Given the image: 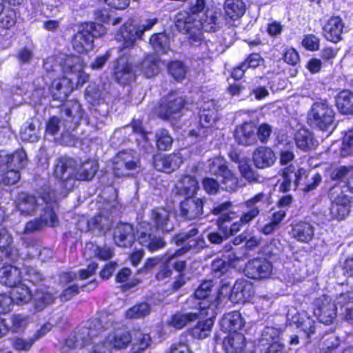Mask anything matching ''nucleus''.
Instances as JSON below:
<instances>
[{
	"instance_id": "nucleus-1",
	"label": "nucleus",
	"mask_w": 353,
	"mask_h": 353,
	"mask_svg": "<svg viewBox=\"0 0 353 353\" xmlns=\"http://www.w3.org/2000/svg\"><path fill=\"white\" fill-rule=\"evenodd\" d=\"M271 203V196L269 194L258 193L245 201L244 205L248 210L241 215L239 221L230 224L232 217H229L225 214L221 218H219L217 219V225L219 230L223 234H225V236H228V238L231 235L235 234L240 230L242 225L250 223L259 214L261 211L268 208Z\"/></svg>"
},
{
	"instance_id": "nucleus-2",
	"label": "nucleus",
	"mask_w": 353,
	"mask_h": 353,
	"mask_svg": "<svg viewBox=\"0 0 353 353\" xmlns=\"http://www.w3.org/2000/svg\"><path fill=\"white\" fill-rule=\"evenodd\" d=\"M64 114L61 117L53 116L50 117L46 124V132L54 136L60 130H74L79 125L83 112L80 103L77 101H70L61 110Z\"/></svg>"
},
{
	"instance_id": "nucleus-3",
	"label": "nucleus",
	"mask_w": 353,
	"mask_h": 353,
	"mask_svg": "<svg viewBox=\"0 0 353 353\" xmlns=\"http://www.w3.org/2000/svg\"><path fill=\"white\" fill-rule=\"evenodd\" d=\"M41 200L45 203V208L42 209L39 218L26 223L23 231L25 234L39 231L46 225L54 227L59 223L58 217L54 212L58 205L54 190L48 188L44 189L41 194Z\"/></svg>"
},
{
	"instance_id": "nucleus-4",
	"label": "nucleus",
	"mask_w": 353,
	"mask_h": 353,
	"mask_svg": "<svg viewBox=\"0 0 353 353\" xmlns=\"http://www.w3.org/2000/svg\"><path fill=\"white\" fill-rule=\"evenodd\" d=\"M230 287L223 285L220 290L215 288L212 280L203 281L195 290L194 297L199 301L198 305L201 311L211 310L212 312L221 304V296H228Z\"/></svg>"
},
{
	"instance_id": "nucleus-5",
	"label": "nucleus",
	"mask_w": 353,
	"mask_h": 353,
	"mask_svg": "<svg viewBox=\"0 0 353 353\" xmlns=\"http://www.w3.org/2000/svg\"><path fill=\"white\" fill-rule=\"evenodd\" d=\"M158 22L157 18L146 19L141 25L137 27L134 21L129 19L124 22L118 33L117 40H122L123 43L119 47L120 50L131 49L134 47L137 39L141 38L145 31L150 30Z\"/></svg>"
},
{
	"instance_id": "nucleus-6",
	"label": "nucleus",
	"mask_w": 353,
	"mask_h": 353,
	"mask_svg": "<svg viewBox=\"0 0 353 353\" xmlns=\"http://www.w3.org/2000/svg\"><path fill=\"white\" fill-rule=\"evenodd\" d=\"M140 168V158L134 150H121L114 158L113 172L117 177L134 176Z\"/></svg>"
},
{
	"instance_id": "nucleus-7",
	"label": "nucleus",
	"mask_w": 353,
	"mask_h": 353,
	"mask_svg": "<svg viewBox=\"0 0 353 353\" xmlns=\"http://www.w3.org/2000/svg\"><path fill=\"white\" fill-rule=\"evenodd\" d=\"M105 33V29L100 24L89 23L82 26L74 36L72 46L79 53L89 52L93 49L94 39Z\"/></svg>"
},
{
	"instance_id": "nucleus-8",
	"label": "nucleus",
	"mask_w": 353,
	"mask_h": 353,
	"mask_svg": "<svg viewBox=\"0 0 353 353\" xmlns=\"http://www.w3.org/2000/svg\"><path fill=\"white\" fill-rule=\"evenodd\" d=\"M334 118V110L326 100L315 102L308 113L310 124L321 130H327L332 124Z\"/></svg>"
},
{
	"instance_id": "nucleus-9",
	"label": "nucleus",
	"mask_w": 353,
	"mask_h": 353,
	"mask_svg": "<svg viewBox=\"0 0 353 353\" xmlns=\"http://www.w3.org/2000/svg\"><path fill=\"white\" fill-rule=\"evenodd\" d=\"M185 99L175 92L169 93L162 101L159 109V116L163 119H177L185 110Z\"/></svg>"
},
{
	"instance_id": "nucleus-10",
	"label": "nucleus",
	"mask_w": 353,
	"mask_h": 353,
	"mask_svg": "<svg viewBox=\"0 0 353 353\" xmlns=\"http://www.w3.org/2000/svg\"><path fill=\"white\" fill-rule=\"evenodd\" d=\"M51 188L49 186L42 188L39 198L26 192L19 193L14 200L15 208L19 214L24 216H34L39 209L45 208V203L41 200V194L46 188Z\"/></svg>"
},
{
	"instance_id": "nucleus-11",
	"label": "nucleus",
	"mask_w": 353,
	"mask_h": 353,
	"mask_svg": "<svg viewBox=\"0 0 353 353\" xmlns=\"http://www.w3.org/2000/svg\"><path fill=\"white\" fill-rule=\"evenodd\" d=\"M331 205L330 212L332 219L342 220L350 213L351 209L350 198L340 188H334L330 190Z\"/></svg>"
},
{
	"instance_id": "nucleus-12",
	"label": "nucleus",
	"mask_w": 353,
	"mask_h": 353,
	"mask_svg": "<svg viewBox=\"0 0 353 353\" xmlns=\"http://www.w3.org/2000/svg\"><path fill=\"white\" fill-rule=\"evenodd\" d=\"M151 226L154 230H161L162 233H168L174 230V225L170 220V213L164 208H154L150 213V222L140 223L141 228Z\"/></svg>"
},
{
	"instance_id": "nucleus-13",
	"label": "nucleus",
	"mask_w": 353,
	"mask_h": 353,
	"mask_svg": "<svg viewBox=\"0 0 353 353\" xmlns=\"http://www.w3.org/2000/svg\"><path fill=\"white\" fill-rule=\"evenodd\" d=\"M199 230L194 228L187 232L175 234L172 241L176 245H184L188 252L196 254L206 246L203 237L198 236Z\"/></svg>"
},
{
	"instance_id": "nucleus-14",
	"label": "nucleus",
	"mask_w": 353,
	"mask_h": 353,
	"mask_svg": "<svg viewBox=\"0 0 353 353\" xmlns=\"http://www.w3.org/2000/svg\"><path fill=\"white\" fill-rule=\"evenodd\" d=\"M138 236V241L148 251L151 252H158L167 245V242L159 233L151 226L150 228H141Z\"/></svg>"
},
{
	"instance_id": "nucleus-15",
	"label": "nucleus",
	"mask_w": 353,
	"mask_h": 353,
	"mask_svg": "<svg viewBox=\"0 0 353 353\" xmlns=\"http://www.w3.org/2000/svg\"><path fill=\"white\" fill-rule=\"evenodd\" d=\"M114 77L117 82L126 85L135 79L136 69L125 55L119 57L114 65Z\"/></svg>"
},
{
	"instance_id": "nucleus-16",
	"label": "nucleus",
	"mask_w": 353,
	"mask_h": 353,
	"mask_svg": "<svg viewBox=\"0 0 353 353\" xmlns=\"http://www.w3.org/2000/svg\"><path fill=\"white\" fill-rule=\"evenodd\" d=\"M244 272L246 276L252 279H265L272 274V265L265 259H254L246 264Z\"/></svg>"
},
{
	"instance_id": "nucleus-17",
	"label": "nucleus",
	"mask_w": 353,
	"mask_h": 353,
	"mask_svg": "<svg viewBox=\"0 0 353 353\" xmlns=\"http://www.w3.org/2000/svg\"><path fill=\"white\" fill-rule=\"evenodd\" d=\"M205 199L196 196L185 198L180 203V216L186 220H194L203 214Z\"/></svg>"
},
{
	"instance_id": "nucleus-18",
	"label": "nucleus",
	"mask_w": 353,
	"mask_h": 353,
	"mask_svg": "<svg viewBox=\"0 0 353 353\" xmlns=\"http://www.w3.org/2000/svg\"><path fill=\"white\" fill-rule=\"evenodd\" d=\"M254 287L251 282L245 279L236 281L232 288L228 292L229 300L234 303H245L254 296Z\"/></svg>"
},
{
	"instance_id": "nucleus-19",
	"label": "nucleus",
	"mask_w": 353,
	"mask_h": 353,
	"mask_svg": "<svg viewBox=\"0 0 353 353\" xmlns=\"http://www.w3.org/2000/svg\"><path fill=\"white\" fill-rule=\"evenodd\" d=\"M101 330L102 327L99 321L94 319L88 321L85 326L79 328L74 335L77 345L83 347L90 343H95L94 340L101 334Z\"/></svg>"
},
{
	"instance_id": "nucleus-20",
	"label": "nucleus",
	"mask_w": 353,
	"mask_h": 353,
	"mask_svg": "<svg viewBox=\"0 0 353 353\" xmlns=\"http://www.w3.org/2000/svg\"><path fill=\"white\" fill-rule=\"evenodd\" d=\"M132 341V334L126 329L116 330L109 334L106 339L102 342L108 351L125 349Z\"/></svg>"
},
{
	"instance_id": "nucleus-21",
	"label": "nucleus",
	"mask_w": 353,
	"mask_h": 353,
	"mask_svg": "<svg viewBox=\"0 0 353 353\" xmlns=\"http://www.w3.org/2000/svg\"><path fill=\"white\" fill-rule=\"evenodd\" d=\"M12 236L6 228H0V252L5 263H12L19 258V250L12 246Z\"/></svg>"
},
{
	"instance_id": "nucleus-22",
	"label": "nucleus",
	"mask_w": 353,
	"mask_h": 353,
	"mask_svg": "<svg viewBox=\"0 0 353 353\" xmlns=\"http://www.w3.org/2000/svg\"><path fill=\"white\" fill-rule=\"evenodd\" d=\"M113 239L119 247H131L135 241L134 229L132 224L119 223L113 231Z\"/></svg>"
},
{
	"instance_id": "nucleus-23",
	"label": "nucleus",
	"mask_w": 353,
	"mask_h": 353,
	"mask_svg": "<svg viewBox=\"0 0 353 353\" xmlns=\"http://www.w3.org/2000/svg\"><path fill=\"white\" fill-rule=\"evenodd\" d=\"M218 109L217 102L214 99L203 103L199 113V122L203 128L212 127L216 123L219 119Z\"/></svg>"
},
{
	"instance_id": "nucleus-24",
	"label": "nucleus",
	"mask_w": 353,
	"mask_h": 353,
	"mask_svg": "<svg viewBox=\"0 0 353 353\" xmlns=\"http://www.w3.org/2000/svg\"><path fill=\"white\" fill-rule=\"evenodd\" d=\"M344 23L339 17H330L323 27V35L327 40L333 43H338L342 40V33Z\"/></svg>"
},
{
	"instance_id": "nucleus-25",
	"label": "nucleus",
	"mask_w": 353,
	"mask_h": 353,
	"mask_svg": "<svg viewBox=\"0 0 353 353\" xmlns=\"http://www.w3.org/2000/svg\"><path fill=\"white\" fill-rule=\"evenodd\" d=\"M77 167L76 161L68 157H62L57 160L54 176L61 181H68L73 179Z\"/></svg>"
},
{
	"instance_id": "nucleus-26",
	"label": "nucleus",
	"mask_w": 353,
	"mask_h": 353,
	"mask_svg": "<svg viewBox=\"0 0 353 353\" xmlns=\"http://www.w3.org/2000/svg\"><path fill=\"white\" fill-rule=\"evenodd\" d=\"M316 305L314 314L320 322L326 325L332 323L336 316V305L327 298L318 301Z\"/></svg>"
},
{
	"instance_id": "nucleus-27",
	"label": "nucleus",
	"mask_w": 353,
	"mask_h": 353,
	"mask_svg": "<svg viewBox=\"0 0 353 353\" xmlns=\"http://www.w3.org/2000/svg\"><path fill=\"white\" fill-rule=\"evenodd\" d=\"M256 130V127L252 123H244L238 125L234 130V139L239 145H253L257 140Z\"/></svg>"
},
{
	"instance_id": "nucleus-28",
	"label": "nucleus",
	"mask_w": 353,
	"mask_h": 353,
	"mask_svg": "<svg viewBox=\"0 0 353 353\" xmlns=\"http://www.w3.org/2000/svg\"><path fill=\"white\" fill-rule=\"evenodd\" d=\"M181 163V157L176 153L169 155L159 154L154 157V166L156 170L161 172H172L176 170Z\"/></svg>"
},
{
	"instance_id": "nucleus-29",
	"label": "nucleus",
	"mask_w": 353,
	"mask_h": 353,
	"mask_svg": "<svg viewBox=\"0 0 353 353\" xmlns=\"http://www.w3.org/2000/svg\"><path fill=\"white\" fill-rule=\"evenodd\" d=\"M198 182L195 177L186 175L181 177L175 184L172 193L180 197L188 198L194 196L193 195L198 190Z\"/></svg>"
},
{
	"instance_id": "nucleus-30",
	"label": "nucleus",
	"mask_w": 353,
	"mask_h": 353,
	"mask_svg": "<svg viewBox=\"0 0 353 353\" xmlns=\"http://www.w3.org/2000/svg\"><path fill=\"white\" fill-rule=\"evenodd\" d=\"M290 234L299 242L309 243L313 239L314 227L309 222L299 221L292 225Z\"/></svg>"
},
{
	"instance_id": "nucleus-31",
	"label": "nucleus",
	"mask_w": 353,
	"mask_h": 353,
	"mask_svg": "<svg viewBox=\"0 0 353 353\" xmlns=\"http://www.w3.org/2000/svg\"><path fill=\"white\" fill-rule=\"evenodd\" d=\"M72 91L71 80L68 77L53 81L51 86V93L54 100L63 101L66 100Z\"/></svg>"
},
{
	"instance_id": "nucleus-32",
	"label": "nucleus",
	"mask_w": 353,
	"mask_h": 353,
	"mask_svg": "<svg viewBox=\"0 0 353 353\" xmlns=\"http://www.w3.org/2000/svg\"><path fill=\"white\" fill-rule=\"evenodd\" d=\"M252 159L255 166L260 169L272 166L276 161L274 152L267 147H259L255 150Z\"/></svg>"
},
{
	"instance_id": "nucleus-33",
	"label": "nucleus",
	"mask_w": 353,
	"mask_h": 353,
	"mask_svg": "<svg viewBox=\"0 0 353 353\" xmlns=\"http://www.w3.org/2000/svg\"><path fill=\"white\" fill-rule=\"evenodd\" d=\"M222 329L225 332H232V334L238 333L245 324V321L241 314L234 311L225 314L220 322Z\"/></svg>"
},
{
	"instance_id": "nucleus-34",
	"label": "nucleus",
	"mask_w": 353,
	"mask_h": 353,
	"mask_svg": "<svg viewBox=\"0 0 353 353\" xmlns=\"http://www.w3.org/2000/svg\"><path fill=\"white\" fill-rule=\"evenodd\" d=\"M21 271L15 266L8 265L0 269V283L12 288L21 280Z\"/></svg>"
},
{
	"instance_id": "nucleus-35",
	"label": "nucleus",
	"mask_w": 353,
	"mask_h": 353,
	"mask_svg": "<svg viewBox=\"0 0 353 353\" xmlns=\"http://www.w3.org/2000/svg\"><path fill=\"white\" fill-rule=\"evenodd\" d=\"M196 25L205 32H216L220 28L217 13L210 10H205L203 16L196 19Z\"/></svg>"
},
{
	"instance_id": "nucleus-36",
	"label": "nucleus",
	"mask_w": 353,
	"mask_h": 353,
	"mask_svg": "<svg viewBox=\"0 0 353 353\" xmlns=\"http://www.w3.org/2000/svg\"><path fill=\"white\" fill-rule=\"evenodd\" d=\"M245 346V337L240 333L230 334L223 341V347L226 353H241Z\"/></svg>"
},
{
	"instance_id": "nucleus-37",
	"label": "nucleus",
	"mask_w": 353,
	"mask_h": 353,
	"mask_svg": "<svg viewBox=\"0 0 353 353\" xmlns=\"http://www.w3.org/2000/svg\"><path fill=\"white\" fill-rule=\"evenodd\" d=\"M294 140L297 148L303 151L314 150L318 145V142L314 139L312 133L304 128L296 132Z\"/></svg>"
},
{
	"instance_id": "nucleus-38",
	"label": "nucleus",
	"mask_w": 353,
	"mask_h": 353,
	"mask_svg": "<svg viewBox=\"0 0 353 353\" xmlns=\"http://www.w3.org/2000/svg\"><path fill=\"white\" fill-rule=\"evenodd\" d=\"M60 65L64 73L72 74L80 72L84 68L82 59L74 55H65L61 59Z\"/></svg>"
},
{
	"instance_id": "nucleus-39",
	"label": "nucleus",
	"mask_w": 353,
	"mask_h": 353,
	"mask_svg": "<svg viewBox=\"0 0 353 353\" xmlns=\"http://www.w3.org/2000/svg\"><path fill=\"white\" fill-rule=\"evenodd\" d=\"M149 43L152 48L159 54H167L171 50L170 37L164 32L153 34Z\"/></svg>"
},
{
	"instance_id": "nucleus-40",
	"label": "nucleus",
	"mask_w": 353,
	"mask_h": 353,
	"mask_svg": "<svg viewBox=\"0 0 353 353\" xmlns=\"http://www.w3.org/2000/svg\"><path fill=\"white\" fill-rule=\"evenodd\" d=\"M10 295L13 303L23 305L28 303L32 299L29 288L21 282L12 287Z\"/></svg>"
},
{
	"instance_id": "nucleus-41",
	"label": "nucleus",
	"mask_w": 353,
	"mask_h": 353,
	"mask_svg": "<svg viewBox=\"0 0 353 353\" xmlns=\"http://www.w3.org/2000/svg\"><path fill=\"white\" fill-rule=\"evenodd\" d=\"M199 313L197 312L181 313L177 312L172 315L168 321V325L176 329H182L188 323L195 321L199 319Z\"/></svg>"
},
{
	"instance_id": "nucleus-42",
	"label": "nucleus",
	"mask_w": 353,
	"mask_h": 353,
	"mask_svg": "<svg viewBox=\"0 0 353 353\" xmlns=\"http://www.w3.org/2000/svg\"><path fill=\"white\" fill-rule=\"evenodd\" d=\"M39 121L28 119L21 128L20 136L23 141L34 142L38 140Z\"/></svg>"
},
{
	"instance_id": "nucleus-43",
	"label": "nucleus",
	"mask_w": 353,
	"mask_h": 353,
	"mask_svg": "<svg viewBox=\"0 0 353 353\" xmlns=\"http://www.w3.org/2000/svg\"><path fill=\"white\" fill-rule=\"evenodd\" d=\"M99 169L98 163L94 160H88L75 169L74 177L79 180H91Z\"/></svg>"
},
{
	"instance_id": "nucleus-44",
	"label": "nucleus",
	"mask_w": 353,
	"mask_h": 353,
	"mask_svg": "<svg viewBox=\"0 0 353 353\" xmlns=\"http://www.w3.org/2000/svg\"><path fill=\"white\" fill-rule=\"evenodd\" d=\"M336 105L342 114H353V93L348 90L339 92L336 98Z\"/></svg>"
},
{
	"instance_id": "nucleus-45",
	"label": "nucleus",
	"mask_w": 353,
	"mask_h": 353,
	"mask_svg": "<svg viewBox=\"0 0 353 353\" xmlns=\"http://www.w3.org/2000/svg\"><path fill=\"white\" fill-rule=\"evenodd\" d=\"M160 59L154 54H148L141 63V71L147 78L159 73Z\"/></svg>"
},
{
	"instance_id": "nucleus-46",
	"label": "nucleus",
	"mask_w": 353,
	"mask_h": 353,
	"mask_svg": "<svg viewBox=\"0 0 353 353\" xmlns=\"http://www.w3.org/2000/svg\"><path fill=\"white\" fill-rule=\"evenodd\" d=\"M224 10L229 18L236 19L243 16L245 6L242 0H225Z\"/></svg>"
},
{
	"instance_id": "nucleus-47",
	"label": "nucleus",
	"mask_w": 353,
	"mask_h": 353,
	"mask_svg": "<svg viewBox=\"0 0 353 353\" xmlns=\"http://www.w3.org/2000/svg\"><path fill=\"white\" fill-rule=\"evenodd\" d=\"M281 331L279 328L273 326H266L262 330L260 343L261 345L270 347L274 343L283 344L279 341Z\"/></svg>"
},
{
	"instance_id": "nucleus-48",
	"label": "nucleus",
	"mask_w": 353,
	"mask_h": 353,
	"mask_svg": "<svg viewBox=\"0 0 353 353\" xmlns=\"http://www.w3.org/2000/svg\"><path fill=\"white\" fill-rule=\"evenodd\" d=\"M32 299L34 309L38 312L43 310L54 301V297L52 294L42 289H37L34 295H32Z\"/></svg>"
},
{
	"instance_id": "nucleus-49",
	"label": "nucleus",
	"mask_w": 353,
	"mask_h": 353,
	"mask_svg": "<svg viewBox=\"0 0 353 353\" xmlns=\"http://www.w3.org/2000/svg\"><path fill=\"white\" fill-rule=\"evenodd\" d=\"M132 334V350L134 353H139L147 349L151 343V338L149 334L143 333L140 330L133 331Z\"/></svg>"
},
{
	"instance_id": "nucleus-50",
	"label": "nucleus",
	"mask_w": 353,
	"mask_h": 353,
	"mask_svg": "<svg viewBox=\"0 0 353 353\" xmlns=\"http://www.w3.org/2000/svg\"><path fill=\"white\" fill-rule=\"evenodd\" d=\"M176 29L184 34H187L196 25V18L188 12L178 13L175 17Z\"/></svg>"
},
{
	"instance_id": "nucleus-51",
	"label": "nucleus",
	"mask_w": 353,
	"mask_h": 353,
	"mask_svg": "<svg viewBox=\"0 0 353 353\" xmlns=\"http://www.w3.org/2000/svg\"><path fill=\"white\" fill-rule=\"evenodd\" d=\"M152 311L151 305L146 302L135 304L125 312V317L129 319H143Z\"/></svg>"
},
{
	"instance_id": "nucleus-52",
	"label": "nucleus",
	"mask_w": 353,
	"mask_h": 353,
	"mask_svg": "<svg viewBox=\"0 0 353 353\" xmlns=\"http://www.w3.org/2000/svg\"><path fill=\"white\" fill-rule=\"evenodd\" d=\"M169 74L176 81L183 80L187 74L188 68L179 60L170 61L168 65Z\"/></svg>"
},
{
	"instance_id": "nucleus-53",
	"label": "nucleus",
	"mask_w": 353,
	"mask_h": 353,
	"mask_svg": "<svg viewBox=\"0 0 353 353\" xmlns=\"http://www.w3.org/2000/svg\"><path fill=\"white\" fill-rule=\"evenodd\" d=\"M214 325L212 318H209L205 321H199L197 324L192 328V334L194 338L203 339L208 337Z\"/></svg>"
},
{
	"instance_id": "nucleus-54",
	"label": "nucleus",
	"mask_w": 353,
	"mask_h": 353,
	"mask_svg": "<svg viewBox=\"0 0 353 353\" xmlns=\"http://www.w3.org/2000/svg\"><path fill=\"white\" fill-rule=\"evenodd\" d=\"M209 172L216 176H222L230 170L227 161L221 157H215L208 161Z\"/></svg>"
},
{
	"instance_id": "nucleus-55",
	"label": "nucleus",
	"mask_w": 353,
	"mask_h": 353,
	"mask_svg": "<svg viewBox=\"0 0 353 353\" xmlns=\"http://www.w3.org/2000/svg\"><path fill=\"white\" fill-rule=\"evenodd\" d=\"M11 325L9 330L14 333H21L25 331L30 323V318L28 315L21 314H13L11 318Z\"/></svg>"
},
{
	"instance_id": "nucleus-56",
	"label": "nucleus",
	"mask_w": 353,
	"mask_h": 353,
	"mask_svg": "<svg viewBox=\"0 0 353 353\" xmlns=\"http://www.w3.org/2000/svg\"><path fill=\"white\" fill-rule=\"evenodd\" d=\"M27 155L23 150H18L9 154L8 169L19 170L27 164Z\"/></svg>"
},
{
	"instance_id": "nucleus-57",
	"label": "nucleus",
	"mask_w": 353,
	"mask_h": 353,
	"mask_svg": "<svg viewBox=\"0 0 353 353\" xmlns=\"http://www.w3.org/2000/svg\"><path fill=\"white\" fill-rule=\"evenodd\" d=\"M155 137L157 147L159 150L165 151L171 148L173 143V138L167 130L161 129L158 130Z\"/></svg>"
},
{
	"instance_id": "nucleus-58",
	"label": "nucleus",
	"mask_w": 353,
	"mask_h": 353,
	"mask_svg": "<svg viewBox=\"0 0 353 353\" xmlns=\"http://www.w3.org/2000/svg\"><path fill=\"white\" fill-rule=\"evenodd\" d=\"M88 225L94 229L105 232L110 229L112 220L108 216L99 214L92 219L88 222Z\"/></svg>"
},
{
	"instance_id": "nucleus-59",
	"label": "nucleus",
	"mask_w": 353,
	"mask_h": 353,
	"mask_svg": "<svg viewBox=\"0 0 353 353\" xmlns=\"http://www.w3.org/2000/svg\"><path fill=\"white\" fill-rule=\"evenodd\" d=\"M221 178L223 189L226 191H235L239 188V179L231 170H229Z\"/></svg>"
},
{
	"instance_id": "nucleus-60",
	"label": "nucleus",
	"mask_w": 353,
	"mask_h": 353,
	"mask_svg": "<svg viewBox=\"0 0 353 353\" xmlns=\"http://www.w3.org/2000/svg\"><path fill=\"white\" fill-rule=\"evenodd\" d=\"M353 174V167L341 166L334 169L330 173V179L335 181H347Z\"/></svg>"
},
{
	"instance_id": "nucleus-61",
	"label": "nucleus",
	"mask_w": 353,
	"mask_h": 353,
	"mask_svg": "<svg viewBox=\"0 0 353 353\" xmlns=\"http://www.w3.org/2000/svg\"><path fill=\"white\" fill-rule=\"evenodd\" d=\"M85 99L88 103L94 105L99 103L102 99V92L96 84L89 85L85 92Z\"/></svg>"
},
{
	"instance_id": "nucleus-62",
	"label": "nucleus",
	"mask_w": 353,
	"mask_h": 353,
	"mask_svg": "<svg viewBox=\"0 0 353 353\" xmlns=\"http://www.w3.org/2000/svg\"><path fill=\"white\" fill-rule=\"evenodd\" d=\"M239 170L242 176L248 182H257L259 180V175L254 170L250 165L246 162H241L239 165Z\"/></svg>"
},
{
	"instance_id": "nucleus-63",
	"label": "nucleus",
	"mask_w": 353,
	"mask_h": 353,
	"mask_svg": "<svg viewBox=\"0 0 353 353\" xmlns=\"http://www.w3.org/2000/svg\"><path fill=\"white\" fill-rule=\"evenodd\" d=\"M291 174H295V168L292 165L285 168L283 172V181L281 183L280 190L283 192H288L293 188L294 178H291Z\"/></svg>"
},
{
	"instance_id": "nucleus-64",
	"label": "nucleus",
	"mask_w": 353,
	"mask_h": 353,
	"mask_svg": "<svg viewBox=\"0 0 353 353\" xmlns=\"http://www.w3.org/2000/svg\"><path fill=\"white\" fill-rule=\"evenodd\" d=\"M341 154L343 157L353 155V128L346 132L343 137Z\"/></svg>"
}]
</instances>
